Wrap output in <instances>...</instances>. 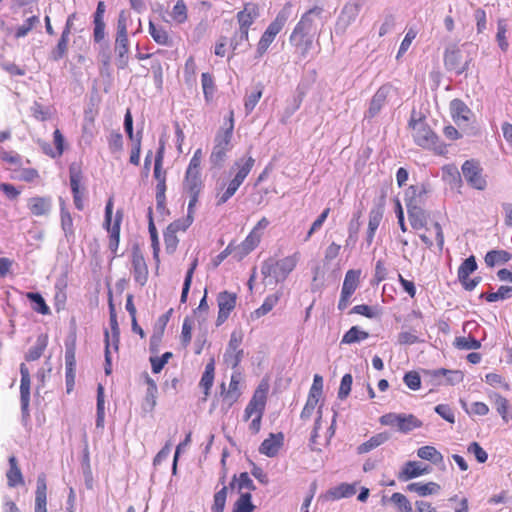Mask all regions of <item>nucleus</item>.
Wrapping results in <instances>:
<instances>
[{
  "instance_id": "1",
  "label": "nucleus",
  "mask_w": 512,
  "mask_h": 512,
  "mask_svg": "<svg viewBox=\"0 0 512 512\" xmlns=\"http://www.w3.org/2000/svg\"><path fill=\"white\" fill-rule=\"evenodd\" d=\"M203 160V151L198 148L193 153L189 164L186 168L184 179H183V190L189 197L188 204L190 206H196L199 200V196L204 188V182L201 172V164Z\"/></svg>"
},
{
  "instance_id": "2",
  "label": "nucleus",
  "mask_w": 512,
  "mask_h": 512,
  "mask_svg": "<svg viewBox=\"0 0 512 512\" xmlns=\"http://www.w3.org/2000/svg\"><path fill=\"white\" fill-rule=\"evenodd\" d=\"M234 112L231 110L225 118L224 125L219 128L214 137V144L210 154V162L214 167L223 165L228 153L233 148Z\"/></svg>"
},
{
  "instance_id": "3",
  "label": "nucleus",
  "mask_w": 512,
  "mask_h": 512,
  "mask_svg": "<svg viewBox=\"0 0 512 512\" xmlns=\"http://www.w3.org/2000/svg\"><path fill=\"white\" fill-rule=\"evenodd\" d=\"M408 126L412 131V138L416 145L439 155H444L447 152V145L433 131L424 118H411Z\"/></svg>"
},
{
  "instance_id": "4",
  "label": "nucleus",
  "mask_w": 512,
  "mask_h": 512,
  "mask_svg": "<svg viewBox=\"0 0 512 512\" xmlns=\"http://www.w3.org/2000/svg\"><path fill=\"white\" fill-rule=\"evenodd\" d=\"M268 391L269 385L265 382L260 383L254 390L251 399L244 409L243 421H250L249 431L254 435L258 434L261 430L262 418L267 404Z\"/></svg>"
},
{
  "instance_id": "5",
  "label": "nucleus",
  "mask_w": 512,
  "mask_h": 512,
  "mask_svg": "<svg viewBox=\"0 0 512 512\" xmlns=\"http://www.w3.org/2000/svg\"><path fill=\"white\" fill-rule=\"evenodd\" d=\"M301 258L299 251L281 259L268 258L261 266V273L264 278H272L276 283L284 282L296 269Z\"/></svg>"
},
{
  "instance_id": "6",
  "label": "nucleus",
  "mask_w": 512,
  "mask_h": 512,
  "mask_svg": "<svg viewBox=\"0 0 512 512\" xmlns=\"http://www.w3.org/2000/svg\"><path fill=\"white\" fill-rule=\"evenodd\" d=\"M255 159L251 156L248 158L237 160L234 163V167L237 168V172L232 180L228 182L226 187H221L216 193V204L221 206L225 204L239 189L246 177L254 167Z\"/></svg>"
},
{
  "instance_id": "7",
  "label": "nucleus",
  "mask_w": 512,
  "mask_h": 512,
  "mask_svg": "<svg viewBox=\"0 0 512 512\" xmlns=\"http://www.w3.org/2000/svg\"><path fill=\"white\" fill-rule=\"evenodd\" d=\"M291 8L292 4L287 2L278 12L275 19L265 29L257 43V57H262L268 51L270 45L275 41L276 36L283 30L290 17Z\"/></svg>"
},
{
  "instance_id": "8",
  "label": "nucleus",
  "mask_w": 512,
  "mask_h": 512,
  "mask_svg": "<svg viewBox=\"0 0 512 512\" xmlns=\"http://www.w3.org/2000/svg\"><path fill=\"white\" fill-rule=\"evenodd\" d=\"M114 197H110L105 206L103 226L108 233V248L113 257L117 255L120 243V229L124 218L123 209H118L113 217Z\"/></svg>"
},
{
  "instance_id": "9",
  "label": "nucleus",
  "mask_w": 512,
  "mask_h": 512,
  "mask_svg": "<svg viewBox=\"0 0 512 512\" xmlns=\"http://www.w3.org/2000/svg\"><path fill=\"white\" fill-rule=\"evenodd\" d=\"M129 39L127 32V18L122 11L117 21V32L115 39V53L117 54V67L125 69L128 66Z\"/></svg>"
},
{
  "instance_id": "10",
  "label": "nucleus",
  "mask_w": 512,
  "mask_h": 512,
  "mask_svg": "<svg viewBox=\"0 0 512 512\" xmlns=\"http://www.w3.org/2000/svg\"><path fill=\"white\" fill-rule=\"evenodd\" d=\"M164 159V145L162 144L158 149L154 162V178L157 181L156 184V207L157 210L164 212L166 209V176L167 172L163 169Z\"/></svg>"
},
{
  "instance_id": "11",
  "label": "nucleus",
  "mask_w": 512,
  "mask_h": 512,
  "mask_svg": "<svg viewBox=\"0 0 512 512\" xmlns=\"http://www.w3.org/2000/svg\"><path fill=\"white\" fill-rule=\"evenodd\" d=\"M269 224L270 221L266 217H262L256 223L245 239L237 246V258L239 260L243 259L259 246L263 238L264 231Z\"/></svg>"
},
{
  "instance_id": "12",
  "label": "nucleus",
  "mask_w": 512,
  "mask_h": 512,
  "mask_svg": "<svg viewBox=\"0 0 512 512\" xmlns=\"http://www.w3.org/2000/svg\"><path fill=\"white\" fill-rule=\"evenodd\" d=\"M243 338L244 335L241 330H234L230 335L229 342L223 355V361L232 369L237 368L244 357V350L241 348Z\"/></svg>"
},
{
  "instance_id": "13",
  "label": "nucleus",
  "mask_w": 512,
  "mask_h": 512,
  "mask_svg": "<svg viewBox=\"0 0 512 512\" xmlns=\"http://www.w3.org/2000/svg\"><path fill=\"white\" fill-rule=\"evenodd\" d=\"M259 14V5L252 2L245 3L243 9L237 13L236 19L239 25L240 41H248L250 27L259 17Z\"/></svg>"
},
{
  "instance_id": "14",
  "label": "nucleus",
  "mask_w": 512,
  "mask_h": 512,
  "mask_svg": "<svg viewBox=\"0 0 512 512\" xmlns=\"http://www.w3.org/2000/svg\"><path fill=\"white\" fill-rule=\"evenodd\" d=\"M478 268L476 258L474 255L466 258L458 267L457 277L458 281L466 291H473L481 282V277L477 276L471 278L470 275Z\"/></svg>"
},
{
  "instance_id": "15",
  "label": "nucleus",
  "mask_w": 512,
  "mask_h": 512,
  "mask_svg": "<svg viewBox=\"0 0 512 512\" xmlns=\"http://www.w3.org/2000/svg\"><path fill=\"white\" fill-rule=\"evenodd\" d=\"M237 299L238 296L234 292L225 290L218 293L216 301L219 310L216 319V326H221L227 321L237 305Z\"/></svg>"
},
{
  "instance_id": "16",
  "label": "nucleus",
  "mask_w": 512,
  "mask_h": 512,
  "mask_svg": "<svg viewBox=\"0 0 512 512\" xmlns=\"http://www.w3.org/2000/svg\"><path fill=\"white\" fill-rule=\"evenodd\" d=\"M320 398H317L313 395L308 394L306 403L304 405V408L301 411L300 417L302 420H308L313 415L315 409H317V418L315 420L314 428L311 434L310 442L312 445L317 444V438H318V431L320 429L321 425V419H322V404L319 405Z\"/></svg>"
},
{
  "instance_id": "17",
  "label": "nucleus",
  "mask_w": 512,
  "mask_h": 512,
  "mask_svg": "<svg viewBox=\"0 0 512 512\" xmlns=\"http://www.w3.org/2000/svg\"><path fill=\"white\" fill-rule=\"evenodd\" d=\"M82 170L79 166L72 164L69 167V180L70 187L73 195V202L75 207L82 211L84 209V192L85 188L82 186Z\"/></svg>"
},
{
  "instance_id": "18",
  "label": "nucleus",
  "mask_w": 512,
  "mask_h": 512,
  "mask_svg": "<svg viewBox=\"0 0 512 512\" xmlns=\"http://www.w3.org/2000/svg\"><path fill=\"white\" fill-rule=\"evenodd\" d=\"M462 173L465 180L473 188L477 190H484L487 182L483 176V169L480 164L475 160H466L462 165Z\"/></svg>"
},
{
  "instance_id": "19",
  "label": "nucleus",
  "mask_w": 512,
  "mask_h": 512,
  "mask_svg": "<svg viewBox=\"0 0 512 512\" xmlns=\"http://www.w3.org/2000/svg\"><path fill=\"white\" fill-rule=\"evenodd\" d=\"M314 36L315 35L313 33L304 30L302 27L296 24L289 40L291 44L299 51L301 57L306 58L313 45Z\"/></svg>"
},
{
  "instance_id": "20",
  "label": "nucleus",
  "mask_w": 512,
  "mask_h": 512,
  "mask_svg": "<svg viewBox=\"0 0 512 512\" xmlns=\"http://www.w3.org/2000/svg\"><path fill=\"white\" fill-rule=\"evenodd\" d=\"M385 207V196L382 195L379 202L371 208L368 217V227L366 232V241L371 245L374 241L376 231L383 219Z\"/></svg>"
},
{
  "instance_id": "21",
  "label": "nucleus",
  "mask_w": 512,
  "mask_h": 512,
  "mask_svg": "<svg viewBox=\"0 0 512 512\" xmlns=\"http://www.w3.org/2000/svg\"><path fill=\"white\" fill-rule=\"evenodd\" d=\"M131 262L135 282L144 286L147 283L149 273L144 255L138 247H134L132 250Z\"/></svg>"
},
{
  "instance_id": "22",
  "label": "nucleus",
  "mask_w": 512,
  "mask_h": 512,
  "mask_svg": "<svg viewBox=\"0 0 512 512\" xmlns=\"http://www.w3.org/2000/svg\"><path fill=\"white\" fill-rule=\"evenodd\" d=\"M428 192V186L424 183L409 186L405 191L406 207H423Z\"/></svg>"
},
{
  "instance_id": "23",
  "label": "nucleus",
  "mask_w": 512,
  "mask_h": 512,
  "mask_svg": "<svg viewBox=\"0 0 512 512\" xmlns=\"http://www.w3.org/2000/svg\"><path fill=\"white\" fill-rule=\"evenodd\" d=\"M392 91L393 86L390 83H385L377 89L370 100L367 111L369 117H375L381 111Z\"/></svg>"
},
{
  "instance_id": "24",
  "label": "nucleus",
  "mask_w": 512,
  "mask_h": 512,
  "mask_svg": "<svg viewBox=\"0 0 512 512\" xmlns=\"http://www.w3.org/2000/svg\"><path fill=\"white\" fill-rule=\"evenodd\" d=\"M241 396L226 389L224 382L220 385V393L216 401L213 402L212 407L218 408L222 415H226L230 409L235 405Z\"/></svg>"
},
{
  "instance_id": "25",
  "label": "nucleus",
  "mask_w": 512,
  "mask_h": 512,
  "mask_svg": "<svg viewBox=\"0 0 512 512\" xmlns=\"http://www.w3.org/2000/svg\"><path fill=\"white\" fill-rule=\"evenodd\" d=\"M284 445V434L282 432L270 433L259 446V453L267 457H275Z\"/></svg>"
},
{
  "instance_id": "26",
  "label": "nucleus",
  "mask_w": 512,
  "mask_h": 512,
  "mask_svg": "<svg viewBox=\"0 0 512 512\" xmlns=\"http://www.w3.org/2000/svg\"><path fill=\"white\" fill-rule=\"evenodd\" d=\"M324 9L321 6H314L306 11L300 18L297 25L314 35L317 33V20L322 22Z\"/></svg>"
},
{
  "instance_id": "27",
  "label": "nucleus",
  "mask_w": 512,
  "mask_h": 512,
  "mask_svg": "<svg viewBox=\"0 0 512 512\" xmlns=\"http://www.w3.org/2000/svg\"><path fill=\"white\" fill-rule=\"evenodd\" d=\"M430 472L428 466H423L417 461L406 462L398 473V479L406 482L411 479L417 478L422 475H426Z\"/></svg>"
},
{
  "instance_id": "28",
  "label": "nucleus",
  "mask_w": 512,
  "mask_h": 512,
  "mask_svg": "<svg viewBox=\"0 0 512 512\" xmlns=\"http://www.w3.org/2000/svg\"><path fill=\"white\" fill-rule=\"evenodd\" d=\"M52 202L48 196H34L28 199L27 207L31 215L36 217L46 216L51 210Z\"/></svg>"
},
{
  "instance_id": "29",
  "label": "nucleus",
  "mask_w": 512,
  "mask_h": 512,
  "mask_svg": "<svg viewBox=\"0 0 512 512\" xmlns=\"http://www.w3.org/2000/svg\"><path fill=\"white\" fill-rule=\"evenodd\" d=\"M20 401H21V409L23 412L28 411L29 403H30V386H31V378L29 369L25 364L20 365Z\"/></svg>"
},
{
  "instance_id": "30",
  "label": "nucleus",
  "mask_w": 512,
  "mask_h": 512,
  "mask_svg": "<svg viewBox=\"0 0 512 512\" xmlns=\"http://www.w3.org/2000/svg\"><path fill=\"white\" fill-rule=\"evenodd\" d=\"M450 112L453 121L458 125L468 123L473 116L470 108L460 99H454L451 101Z\"/></svg>"
},
{
  "instance_id": "31",
  "label": "nucleus",
  "mask_w": 512,
  "mask_h": 512,
  "mask_svg": "<svg viewBox=\"0 0 512 512\" xmlns=\"http://www.w3.org/2000/svg\"><path fill=\"white\" fill-rule=\"evenodd\" d=\"M215 378V362L214 359H211L205 366V370L201 376L199 387L202 389L204 397L203 400L206 401L211 393V388L214 383Z\"/></svg>"
},
{
  "instance_id": "32",
  "label": "nucleus",
  "mask_w": 512,
  "mask_h": 512,
  "mask_svg": "<svg viewBox=\"0 0 512 512\" xmlns=\"http://www.w3.org/2000/svg\"><path fill=\"white\" fill-rule=\"evenodd\" d=\"M512 260V254L503 249H493L484 256V262L488 268L500 266Z\"/></svg>"
},
{
  "instance_id": "33",
  "label": "nucleus",
  "mask_w": 512,
  "mask_h": 512,
  "mask_svg": "<svg viewBox=\"0 0 512 512\" xmlns=\"http://www.w3.org/2000/svg\"><path fill=\"white\" fill-rule=\"evenodd\" d=\"M7 485L10 488L24 484V478L15 456L9 457V469L6 472Z\"/></svg>"
},
{
  "instance_id": "34",
  "label": "nucleus",
  "mask_w": 512,
  "mask_h": 512,
  "mask_svg": "<svg viewBox=\"0 0 512 512\" xmlns=\"http://www.w3.org/2000/svg\"><path fill=\"white\" fill-rule=\"evenodd\" d=\"M35 512H47V485L44 475L39 476L37 479Z\"/></svg>"
},
{
  "instance_id": "35",
  "label": "nucleus",
  "mask_w": 512,
  "mask_h": 512,
  "mask_svg": "<svg viewBox=\"0 0 512 512\" xmlns=\"http://www.w3.org/2000/svg\"><path fill=\"white\" fill-rule=\"evenodd\" d=\"M195 207L196 206H190L188 204L187 215L170 223L167 229H169L170 232H174L176 234L178 232H185L194 221Z\"/></svg>"
},
{
  "instance_id": "36",
  "label": "nucleus",
  "mask_w": 512,
  "mask_h": 512,
  "mask_svg": "<svg viewBox=\"0 0 512 512\" xmlns=\"http://www.w3.org/2000/svg\"><path fill=\"white\" fill-rule=\"evenodd\" d=\"M440 489V485L436 482H413L407 486L408 491L415 492L421 497L437 494Z\"/></svg>"
},
{
  "instance_id": "37",
  "label": "nucleus",
  "mask_w": 512,
  "mask_h": 512,
  "mask_svg": "<svg viewBox=\"0 0 512 512\" xmlns=\"http://www.w3.org/2000/svg\"><path fill=\"white\" fill-rule=\"evenodd\" d=\"M410 225L415 230L424 228L427 224V214L422 207L407 208Z\"/></svg>"
},
{
  "instance_id": "38",
  "label": "nucleus",
  "mask_w": 512,
  "mask_h": 512,
  "mask_svg": "<svg viewBox=\"0 0 512 512\" xmlns=\"http://www.w3.org/2000/svg\"><path fill=\"white\" fill-rule=\"evenodd\" d=\"M53 140H54L55 148L53 149L49 145H45V146H43V151L46 155H48L52 158L60 157V156H62V154L64 152L65 139L59 129H56L54 131Z\"/></svg>"
},
{
  "instance_id": "39",
  "label": "nucleus",
  "mask_w": 512,
  "mask_h": 512,
  "mask_svg": "<svg viewBox=\"0 0 512 512\" xmlns=\"http://www.w3.org/2000/svg\"><path fill=\"white\" fill-rule=\"evenodd\" d=\"M231 488H237L240 495L243 492L251 493L255 489L254 483L247 472H242L238 477L234 476L231 483Z\"/></svg>"
},
{
  "instance_id": "40",
  "label": "nucleus",
  "mask_w": 512,
  "mask_h": 512,
  "mask_svg": "<svg viewBox=\"0 0 512 512\" xmlns=\"http://www.w3.org/2000/svg\"><path fill=\"white\" fill-rule=\"evenodd\" d=\"M149 33L159 45L169 46L172 43L168 31L162 26L155 25L152 21L149 22Z\"/></svg>"
},
{
  "instance_id": "41",
  "label": "nucleus",
  "mask_w": 512,
  "mask_h": 512,
  "mask_svg": "<svg viewBox=\"0 0 512 512\" xmlns=\"http://www.w3.org/2000/svg\"><path fill=\"white\" fill-rule=\"evenodd\" d=\"M389 439V435L386 432L378 433L372 436L369 440L358 446L357 451L359 454L368 453L369 451L377 448L384 444Z\"/></svg>"
},
{
  "instance_id": "42",
  "label": "nucleus",
  "mask_w": 512,
  "mask_h": 512,
  "mask_svg": "<svg viewBox=\"0 0 512 512\" xmlns=\"http://www.w3.org/2000/svg\"><path fill=\"white\" fill-rule=\"evenodd\" d=\"M423 423L412 414H401L398 422V430L402 433H408L416 428L422 427Z\"/></svg>"
},
{
  "instance_id": "43",
  "label": "nucleus",
  "mask_w": 512,
  "mask_h": 512,
  "mask_svg": "<svg viewBox=\"0 0 512 512\" xmlns=\"http://www.w3.org/2000/svg\"><path fill=\"white\" fill-rule=\"evenodd\" d=\"M280 297L281 293L279 292L268 295L264 299L262 305L257 308L252 315L255 316V318H261L265 316L278 304Z\"/></svg>"
},
{
  "instance_id": "44",
  "label": "nucleus",
  "mask_w": 512,
  "mask_h": 512,
  "mask_svg": "<svg viewBox=\"0 0 512 512\" xmlns=\"http://www.w3.org/2000/svg\"><path fill=\"white\" fill-rule=\"evenodd\" d=\"M360 276V270H348L345 274L342 291H345V293L353 294L356 291L357 287L359 286Z\"/></svg>"
},
{
  "instance_id": "45",
  "label": "nucleus",
  "mask_w": 512,
  "mask_h": 512,
  "mask_svg": "<svg viewBox=\"0 0 512 512\" xmlns=\"http://www.w3.org/2000/svg\"><path fill=\"white\" fill-rule=\"evenodd\" d=\"M47 347V336L40 335L34 346H32L26 353L25 359L29 362L38 360L44 353Z\"/></svg>"
},
{
  "instance_id": "46",
  "label": "nucleus",
  "mask_w": 512,
  "mask_h": 512,
  "mask_svg": "<svg viewBox=\"0 0 512 512\" xmlns=\"http://www.w3.org/2000/svg\"><path fill=\"white\" fill-rule=\"evenodd\" d=\"M417 456L434 464L443 462V455L434 446H422L417 450Z\"/></svg>"
},
{
  "instance_id": "47",
  "label": "nucleus",
  "mask_w": 512,
  "mask_h": 512,
  "mask_svg": "<svg viewBox=\"0 0 512 512\" xmlns=\"http://www.w3.org/2000/svg\"><path fill=\"white\" fill-rule=\"evenodd\" d=\"M481 297L490 303L512 298V286L502 285L496 292H486Z\"/></svg>"
},
{
  "instance_id": "48",
  "label": "nucleus",
  "mask_w": 512,
  "mask_h": 512,
  "mask_svg": "<svg viewBox=\"0 0 512 512\" xmlns=\"http://www.w3.org/2000/svg\"><path fill=\"white\" fill-rule=\"evenodd\" d=\"M369 337V333L361 330L358 326L351 327L342 337V344H353L363 341Z\"/></svg>"
},
{
  "instance_id": "49",
  "label": "nucleus",
  "mask_w": 512,
  "mask_h": 512,
  "mask_svg": "<svg viewBox=\"0 0 512 512\" xmlns=\"http://www.w3.org/2000/svg\"><path fill=\"white\" fill-rule=\"evenodd\" d=\"M26 297L32 302V308L34 311L42 315H47L50 313L49 306L46 304L41 294L37 292H28Z\"/></svg>"
},
{
  "instance_id": "50",
  "label": "nucleus",
  "mask_w": 512,
  "mask_h": 512,
  "mask_svg": "<svg viewBox=\"0 0 512 512\" xmlns=\"http://www.w3.org/2000/svg\"><path fill=\"white\" fill-rule=\"evenodd\" d=\"M170 17L173 22L177 24H183L188 19V9L183 0H178L172 11L170 13Z\"/></svg>"
},
{
  "instance_id": "51",
  "label": "nucleus",
  "mask_w": 512,
  "mask_h": 512,
  "mask_svg": "<svg viewBox=\"0 0 512 512\" xmlns=\"http://www.w3.org/2000/svg\"><path fill=\"white\" fill-rule=\"evenodd\" d=\"M151 211L149 212V234L151 238V246L153 250V258L157 264L160 262L159 253H160V245H159V239H158V233L157 229L154 225L153 218L151 215Z\"/></svg>"
},
{
  "instance_id": "52",
  "label": "nucleus",
  "mask_w": 512,
  "mask_h": 512,
  "mask_svg": "<svg viewBox=\"0 0 512 512\" xmlns=\"http://www.w3.org/2000/svg\"><path fill=\"white\" fill-rule=\"evenodd\" d=\"M255 506L251 502V493L243 492L233 505L232 512H253Z\"/></svg>"
},
{
  "instance_id": "53",
  "label": "nucleus",
  "mask_w": 512,
  "mask_h": 512,
  "mask_svg": "<svg viewBox=\"0 0 512 512\" xmlns=\"http://www.w3.org/2000/svg\"><path fill=\"white\" fill-rule=\"evenodd\" d=\"M494 405L497 412L501 415L505 422H508L510 419H512V414H509V409L511 406L505 397L500 394H494Z\"/></svg>"
},
{
  "instance_id": "54",
  "label": "nucleus",
  "mask_w": 512,
  "mask_h": 512,
  "mask_svg": "<svg viewBox=\"0 0 512 512\" xmlns=\"http://www.w3.org/2000/svg\"><path fill=\"white\" fill-rule=\"evenodd\" d=\"M60 220L61 227L66 237H72L74 235L73 218L70 212L66 209L65 205H61L60 208Z\"/></svg>"
},
{
  "instance_id": "55",
  "label": "nucleus",
  "mask_w": 512,
  "mask_h": 512,
  "mask_svg": "<svg viewBox=\"0 0 512 512\" xmlns=\"http://www.w3.org/2000/svg\"><path fill=\"white\" fill-rule=\"evenodd\" d=\"M105 400H104V387L99 384L97 387V419L96 426L103 428L105 418Z\"/></svg>"
},
{
  "instance_id": "56",
  "label": "nucleus",
  "mask_w": 512,
  "mask_h": 512,
  "mask_svg": "<svg viewBox=\"0 0 512 512\" xmlns=\"http://www.w3.org/2000/svg\"><path fill=\"white\" fill-rule=\"evenodd\" d=\"M454 346L459 350H476L481 347V343L476 338L469 335L467 337H456Z\"/></svg>"
},
{
  "instance_id": "57",
  "label": "nucleus",
  "mask_w": 512,
  "mask_h": 512,
  "mask_svg": "<svg viewBox=\"0 0 512 512\" xmlns=\"http://www.w3.org/2000/svg\"><path fill=\"white\" fill-rule=\"evenodd\" d=\"M197 265H198V259L194 258L193 261L191 262V265H190L188 271L186 272L183 289H182V293H181V298H180L181 303H185L187 301L188 293H189L191 283H192V278H193L194 272L197 268Z\"/></svg>"
},
{
  "instance_id": "58",
  "label": "nucleus",
  "mask_w": 512,
  "mask_h": 512,
  "mask_svg": "<svg viewBox=\"0 0 512 512\" xmlns=\"http://www.w3.org/2000/svg\"><path fill=\"white\" fill-rule=\"evenodd\" d=\"M390 501L396 506L399 512H413L410 501L402 493H393L390 497Z\"/></svg>"
},
{
  "instance_id": "59",
  "label": "nucleus",
  "mask_w": 512,
  "mask_h": 512,
  "mask_svg": "<svg viewBox=\"0 0 512 512\" xmlns=\"http://www.w3.org/2000/svg\"><path fill=\"white\" fill-rule=\"evenodd\" d=\"M201 84L206 101H210L215 91V82L213 76L208 72L202 73Z\"/></svg>"
},
{
  "instance_id": "60",
  "label": "nucleus",
  "mask_w": 512,
  "mask_h": 512,
  "mask_svg": "<svg viewBox=\"0 0 512 512\" xmlns=\"http://www.w3.org/2000/svg\"><path fill=\"white\" fill-rule=\"evenodd\" d=\"M507 33V23L505 19H499L497 22V34L496 39L499 44V47L503 52H506L508 50V41L506 38Z\"/></svg>"
},
{
  "instance_id": "61",
  "label": "nucleus",
  "mask_w": 512,
  "mask_h": 512,
  "mask_svg": "<svg viewBox=\"0 0 512 512\" xmlns=\"http://www.w3.org/2000/svg\"><path fill=\"white\" fill-rule=\"evenodd\" d=\"M141 146H142V133L138 132L136 134V138H135L134 142H132V147H131L130 157H129V162L134 166H139V164H140Z\"/></svg>"
},
{
  "instance_id": "62",
  "label": "nucleus",
  "mask_w": 512,
  "mask_h": 512,
  "mask_svg": "<svg viewBox=\"0 0 512 512\" xmlns=\"http://www.w3.org/2000/svg\"><path fill=\"white\" fill-rule=\"evenodd\" d=\"M227 490L226 486H223L219 491H217L214 495L213 505L211 507L212 512H223L227 499Z\"/></svg>"
},
{
  "instance_id": "63",
  "label": "nucleus",
  "mask_w": 512,
  "mask_h": 512,
  "mask_svg": "<svg viewBox=\"0 0 512 512\" xmlns=\"http://www.w3.org/2000/svg\"><path fill=\"white\" fill-rule=\"evenodd\" d=\"M68 42H69V36H65V35L61 34V37L58 41L57 46L51 52V57L53 60L58 61L65 56V54L67 52V48H68Z\"/></svg>"
},
{
  "instance_id": "64",
  "label": "nucleus",
  "mask_w": 512,
  "mask_h": 512,
  "mask_svg": "<svg viewBox=\"0 0 512 512\" xmlns=\"http://www.w3.org/2000/svg\"><path fill=\"white\" fill-rule=\"evenodd\" d=\"M172 356L173 354L171 352H165L160 357H150L152 372L155 374L160 373Z\"/></svg>"
}]
</instances>
